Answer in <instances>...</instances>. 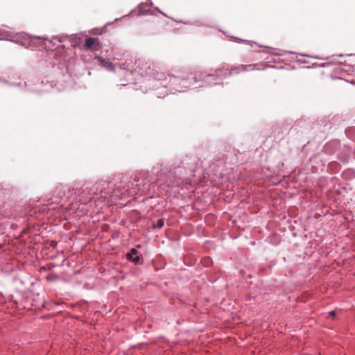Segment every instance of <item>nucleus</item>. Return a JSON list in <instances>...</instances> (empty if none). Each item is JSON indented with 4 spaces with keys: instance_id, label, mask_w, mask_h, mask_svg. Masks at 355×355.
<instances>
[{
    "instance_id": "nucleus-3",
    "label": "nucleus",
    "mask_w": 355,
    "mask_h": 355,
    "mask_svg": "<svg viewBox=\"0 0 355 355\" xmlns=\"http://www.w3.org/2000/svg\"><path fill=\"white\" fill-rule=\"evenodd\" d=\"M85 46L89 49L98 50V43H97V39L96 38L87 37L85 40Z\"/></svg>"
},
{
    "instance_id": "nucleus-2",
    "label": "nucleus",
    "mask_w": 355,
    "mask_h": 355,
    "mask_svg": "<svg viewBox=\"0 0 355 355\" xmlns=\"http://www.w3.org/2000/svg\"><path fill=\"white\" fill-rule=\"evenodd\" d=\"M171 85H175L174 89L178 92H183L184 89L188 88L190 87V85L188 83L187 80L182 79L181 80V83H179V79L177 77L172 76L170 77V80Z\"/></svg>"
},
{
    "instance_id": "nucleus-8",
    "label": "nucleus",
    "mask_w": 355,
    "mask_h": 355,
    "mask_svg": "<svg viewBox=\"0 0 355 355\" xmlns=\"http://www.w3.org/2000/svg\"><path fill=\"white\" fill-rule=\"evenodd\" d=\"M6 39V33L0 30V40Z\"/></svg>"
},
{
    "instance_id": "nucleus-1",
    "label": "nucleus",
    "mask_w": 355,
    "mask_h": 355,
    "mask_svg": "<svg viewBox=\"0 0 355 355\" xmlns=\"http://www.w3.org/2000/svg\"><path fill=\"white\" fill-rule=\"evenodd\" d=\"M263 68H259L257 67V64H248V65H242L241 69H240L238 67H232L231 69H229L227 67H222L221 69H218L216 70V76H228L233 73H239L241 71H254V70H260L263 69Z\"/></svg>"
},
{
    "instance_id": "nucleus-5",
    "label": "nucleus",
    "mask_w": 355,
    "mask_h": 355,
    "mask_svg": "<svg viewBox=\"0 0 355 355\" xmlns=\"http://www.w3.org/2000/svg\"><path fill=\"white\" fill-rule=\"evenodd\" d=\"M128 259L132 260L135 263H138L139 261V257L137 255V251L135 249H132L130 252L128 254Z\"/></svg>"
},
{
    "instance_id": "nucleus-7",
    "label": "nucleus",
    "mask_w": 355,
    "mask_h": 355,
    "mask_svg": "<svg viewBox=\"0 0 355 355\" xmlns=\"http://www.w3.org/2000/svg\"><path fill=\"white\" fill-rule=\"evenodd\" d=\"M164 225V220L162 219H159L157 224L155 225L156 228H162Z\"/></svg>"
},
{
    "instance_id": "nucleus-4",
    "label": "nucleus",
    "mask_w": 355,
    "mask_h": 355,
    "mask_svg": "<svg viewBox=\"0 0 355 355\" xmlns=\"http://www.w3.org/2000/svg\"><path fill=\"white\" fill-rule=\"evenodd\" d=\"M98 61L101 63L102 66L104 67L109 71H114V66L110 61L103 59L102 57H97Z\"/></svg>"
},
{
    "instance_id": "nucleus-9",
    "label": "nucleus",
    "mask_w": 355,
    "mask_h": 355,
    "mask_svg": "<svg viewBox=\"0 0 355 355\" xmlns=\"http://www.w3.org/2000/svg\"><path fill=\"white\" fill-rule=\"evenodd\" d=\"M329 314L331 316L334 317V316L336 315V312H335L334 311H330V312L329 313Z\"/></svg>"
},
{
    "instance_id": "nucleus-6",
    "label": "nucleus",
    "mask_w": 355,
    "mask_h": 355,
    "mask_svg": "<svg viewBox=\"0 0 355 355\" xmlns=\"http://www.w3.org/2000/svg\"><path fill=\"white\" fill-rule=\"evenodd\" d=\"M153 78L157 80H162L166 79V76L162 71H155L153 73Z\"/></svg>"
}]
</instances>
